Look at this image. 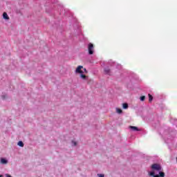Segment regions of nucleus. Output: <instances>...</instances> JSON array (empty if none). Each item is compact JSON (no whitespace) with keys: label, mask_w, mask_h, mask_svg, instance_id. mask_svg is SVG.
Masks as SVG:
<instances>
[{"label":"nucleus","mask_w":177,"mask_h":177,"mask_svg":"<svg viewBox=\"0 0 177 177\" xmlns=\"http://www.w3.org/2000/svg\"><path fill=\"white\" fill-rule=\"evenodd\" d=\"M122 107H123V109H128V104L127 103H124L122 104Z\"/></svg>","instance_id":"14"},{"label":"nucleus","mask_w":177,"mask_h":177,"mask_svg":"<svg viewBox=\"0 0 177 177\" xmlns=\"http://www.w3.org/2000/svg\"><path fill=\"white\" fill-rule=\"evenodd\" d=\"M18 146H19L20 147H24V143H23V141H19Z\"/></svg>","instance_id":"10"},{"label":"nucleus","mask_w":177,"mask_h":177,"mask_svg":"<svg viewBox=\"0 0 177 177\" xmlns=\"http://www.w3.org/2000/svg\"><path fill=\"white\" fill-rule=\"evenodd\" d=\"M3 17L6 20H9V16L8 15V13H6V12L3 13Z\"/></svg>","instance_id":"7"},{"label":"nucleus","mask_w":177,"mask_h":177,"mask_svg":"<svg viewBox=\"0 0 177 177\" xmlns=\"http://www.w3.org/2000/svg\"><path fill=\"white\" fill-rule=\"evenodd\" d=\"M151 168L152 169H153L154 171H161V165H158L157 163L153 164L151 166Z\"/></svg>","instance_id":"4"},{"label":"nucleus","mask_w":177,"mask_h":177,"mask_svg":"<svg viewBox=\"0 0 177 177\" xmlns=\"http://www.w3.org/2000/svg\"><path fill=\"white\" fill-rule=\"evenodd\" d=\"M94 49H95V46H93V44L89 43L88 44V55H93Z\"/></svg>","instance_id":"3"},{"label":"nucleus","mask_w":177,"mask_h":177,"mask_svg":"<svg viewBox=\"0 0 177 177\" xmlns=\"http://www.w3.org/2000/svg\"><path fill=\"white\" fill-rule=\"evenodd\" d=\"M73 146H77V142L75 141H72Z\"/></svg>","instance_id":"15"},{"label":"nucleus","mask_w":177,"mask_h":177,"mask_svg":"<svg viewBox=\"0 0 177 177\" xmlns=\"http://www.w3.org/2000/svg\"><path fill=\"white\" fill-rule=\"evenodd\" d=\"M80 77L82 78V80H86V78H88V76H86L84 73H81L80 74Z\"/></svg>","instance_id":"9"},{"label":"nucleus","mask_w":177,"mask_h":177,"mask_svg":"<svg viewBox=\"0 0 177 177\" xmlns=\"http://www.w3.org/2000/svg\"><path fill=\"white\" fill-rule=\"evenodd\" d=\"M130 129H132V131H140V129H139L138 127L135 126H131Z\"/></svg>","instance_id":"8"},{"label":"nucleus","mask_w":177,"mask_h":177,"mask_svg":"<svg viewBox=\"0 0 177 177\" xmlns=\"http://www.w3.org/2000/svg\"><path fill=\"white\" fill-rule=\"evenodd\" d=\"M0 164H3V165L8 164V160H6L3 158H1V160H0Z\"/></svg>","instance_id":"5"},{"label":"nucleus","mask_w":177,"mask_h":177,"mask_svg":"<svg viewBox=\"0 0 177 177\" xmlns=\"http://www.w3.org/2000/svg\"><path fill=\"white\" fill-rule=\"evenodd\" d=\"M149 96V101L152 102L153 101V95L151 94H148Z\"/></svg>","instance_id":"11"},{"label":"nucleus","mask_w":177,"mask_h":177,"mask_svg":"<svg viewBox=\"0 0 177 177\" xmlns=\"http://www.w3.org/2000/svg\"><path fill=\"white\" fill-rule=\"evenodd\" d=\"M6 177H12L10 175H9V174H6Z\"/></svg>","instance_id":"17"},{"label":"nucleus","mask_w":177,"mask_h":177,"mask_svg":"<svg viewBox=\"0 0 177 177\" xmlns=\"http://www.w3.org/2000/svg\"><path fill=\"white\" fill-rule=\"evenodd\" d=\"M141 102H145V99H146V96L142 95L140 97Z\"/></svg>","instance_id":"13"},{"label":"nucleus","mask_w":177,"mask_h":177,"mask_svg":"<svg viewBox=\"0 0 177 177\" xmlns=\"http://www.w3.org/2000/svg\"><path fill=\"white\" fill-rule=\"evenodd\" d=\"M104 73H105V74H107L108 75H111V71H110V68H106L104 69Z\"/></svg>","instance_id":"6"},{"label":"nucleus","mask_w":177,"mask_h":177,"mask_svg":"<svg viewBox=\"0 0 177 177\" xmlns=\"http://www.w3.org/2000/svg\"><path fill=\"white\" fill-rule=\"evenodd\" d=\"M116 111L118 114H121L122 113V109L117 108Z\"/></svg>","instance_id":"12"},{"label":"nucleus","mask_w":177,"mask_h":177,"mask_svg":"<svg viewBox=\"0 0 177 177\" xmlns=\"http://www.w3.org/2000/svg\"><path fill=\"white\" fill-rule=\"evenodd\" d=\"M3 176H2V175H0V177H3Z\"/></svg>","instance_id":"18"},{"label":"nucleus","mask_w":177,"mask_h":177,"mask_svg":"<svg viewBox=\"0 0 177 177\" xmlns=\"http://www.w3.org/2000/svg\"><path fill=\"white\" fill-rule=\"evenodd\" d=\"M76 74H88V71L86 68H84L82 66H78L75 70Z\"/></svg>","instance_id":"1"},{"label":"nucleus","mask_w":177,"mask_h":177,"mask_svg":"<svg viewBox=\"0 0 177 177\" xmlns=\"http://www.w3.org/2000/svg\"><path fill=\"white\" fill-rule=\"evenodd\" d=\"M149 176H153V177H165V173L163 171H160L159 174H155L154 171H150L148 174Z\"/></svg>","instance_id":"2"},{"label":"nucleus","mask_w":177,"mask_h":177,"mask_svg":"<svg viewBox=\"0 0 177 177\" xmlns=\"http://www.w3.org/2000/svg\"><path fill=\"white\" fill-rule=\"evenodd\" d=\"M99 177H104V174H98Z\"/></svg>","instance_id":"16"}]
</instances>
